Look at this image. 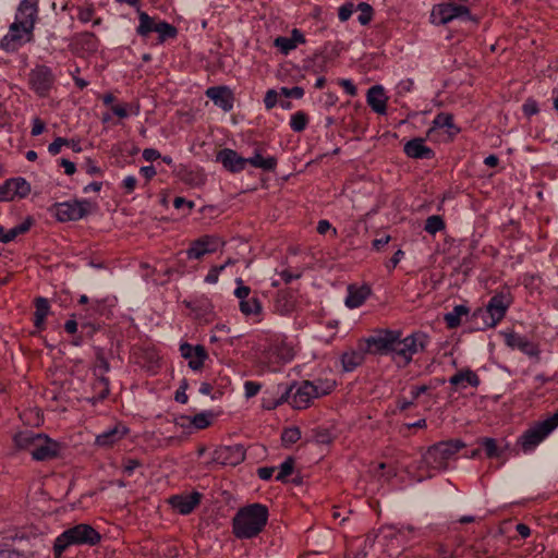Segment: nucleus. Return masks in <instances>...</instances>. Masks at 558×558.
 I'll return each instance as SVG.
<instances>
[{
  "instance_id": "obj_55",
  "label": "nucleus",
  "mask_w": 558,
  "mask_h": 558,
  "mask_svg": "<svg viewBox=\"0 0 558 558\" xmlns=\"http://www.w3.org/2000/svg\"><path fill=\"white\" fill-rule=\"evenodd\" d=\"M226 268V265L214 266L209 269L208 274L205 277V282L209 284H214L218 281L220 272Z\"/></svg>"
},
{
  "instance_id": "obj_5",
  "label": "nucleus",
  "mask_w": 558,
  "mask_h": 558,
  "mask_svg": "<svg viewBox=\"0 0 558 558\" xmlns=\"http://www.w3.org/2000/svg\"><path fill=\"white\" fill-rule=\"evenodd\" d=\"M401 336L402 332L396 330L391 353L401 360L402 366H407L411 363L414 354L425 350L428 339L423 332H415L405 338H401Z\"/></svg>"
},
{
  "instance_id": "obj_40",
  "label": "nucleus",
  "mask_w": 558,
  "mask_h": 558,
  "mask_svg": "<svg viewBox=\"0 0 558 558\" xmlns=\"http://www.w3.org/2000/svg\"><path fill=\"white\" fill-rule=\"evenodd\" d=\"M314 383V388L316 392L314 393L316 398H320L323 396H327L332 392L336 387V381L332 379H317Z\"/></svg>"
},
{
  "instance_id": "obj_13",
  "label": "nucleus",
  "mask_w": 558,
  "mask_h": 558,
  "mask_svg": "<svg viewBox=\"0 0 558 558\" xmlns=\"http://www.w3.org/2000/svg\"><path fill=\"white\" fill-rule=\"evenodd\" d=\"M468 16L470 17V10L465 5L454 4L451 2L441 3L432 12L434 23L447 24L456 17Z\"/></svg>"
},
{
  "instance_id": "obj_30",
  "label": "nucleus",
  "mask_w": 558,
  "mask_h": 558,
  "mask_svg": "<svg viewBox=\"0 0 558 558\" xmlns=\"http://www.w3.org/2000/svg\"><path fill=\"white\" fill-rule=\"evenodd\" d=\"M508 343L518 348L529 356H537L539 354L538 347L524 337L511 335L508 339Z\"/></svg>"
},
{
  "instance_id": "obj_11",
  "label": "nucleus",
  "mask_w": 558,
  "mask_h": 558,
  "mask_svg": "<svg viewBox=\"0 0 558 558\" xmlns=\"http://www.w3.org/2000/svg\"><path fill=\"white\" fill-rule=\"evenodd\" d=\"M31 193V184L24 178L8 179L0 185V202H12L16 197L24 198Z\"/></svg>"
},
{
  "instance_id": "obj_46",
  "label": "nucleus",
  "mask_w": 558,
  "mask_h": 558,
  "mask_svg": "<svg viewBox=\"0 0 558 558\" xmlns=\"http://www.w3.org/2000/svg\"><path fill=\"white\" fill-rule=\"evenodd\" d=\"M110 371V364L107 359L104 356L102 352H98L96 355V362L94 366V375L105 376L106 373Z\"/></svg>"
},
{
  "instance_id": "obj_9",
  "label": "nucleus",
  "mask_w": 558,
  "mask_h": 558,
  "mask_svg": "<svg viewBox=\"0 0 558 558\" xmlns=\"http://www.w3.org/2000/svg\"><path fill=\"white\" fill-rule=\"evenodd\" d=\"M407 532L412 533L414 529L412 526H407L400 530H396L393 527H384L380 531V537L386 542L385 551L388 556H398L407 542Z\"/></svg>"
},
{
  "instance_id": "obj_20",
  "label": "nucleus",
  "mask_w": 558,
  "mask_h": 558,
  "mask_svg": "<svg viewBox=\"0 0 558 558\" xmlns=\"http://www.w3.org/2000/svg\"><path fill=\"white\" fill-rule=\"evenodd\" d=\"M216 160L221 162L223 168L232 173L244 170L246 166V158L241 157L235 150L230 148L219 150Z\"/></svg>"
},
{
  "instance_id": "obj_27",
  "label": "nucleus",
  "mask_w": 558,
  "mask_h": 558,
  "mask_svg": "<svg viewBox=\"0 0 558 558\" xmlns=\"http://www.w3.org/2000/svg\"><path fill=\"white\" fill-rule=\"evenodd\" d=\"M40 436L41 434L34 433L33 430H23L15 434L13 440L19 449L27 450L32 454Z\"/></svg>"
},
{
  "instance_id": "obj_48",
  "label": "nucleus",
  "mask_w": 558,
  "mask_h": 558,
  "mask_svg": "<svg viewBox=\"0 0 558 558\" xmlns=\"http://www.w3.org/2000/svg\"><path fill=\"white\" fill-rule=\"evenodd\" d=\"M294 388H295V384H292L290 387H287L284 389L283 393L281 395V397L279 399H277L276 401H274L271 404L267 405L266 409L272 410L286 402L290 403V401L292 399V391L294 390Z\"/></svg>"
},
{
  "instance_id": "obj_49",
  "label": "nucleus",
  "mask_w": 558,
  "mask_h": 558,
  "mask_svg": "<svg viewBox=\"0 0 558 558\" xmlns=\"http://www.w3.org/2000/svg\"><path fill=\"white\" fill-rule=\"evenodd\" d=\"M235 283L238 284V287L234 290V295L240 300V302L246 301L251 293L250 287L243 284L242 278H236Z\"/></svg>"
},
{
  "instance_id": "obj_63",
  "label": "nucleus",
  "mask_w": 558,
  "mask_h": 558,
  "mask_svg": "<svg viewBox=\"0 0 558 558\" xmlns=\"http://www.w3.org/2000/svg\"><path fill=\"white\" fill-rule=\"evenodd\" d=\"M275 472L274 466H262L257 469V475L263 481H268L272 477V474Z\"/></svg>"
},
{
  "instance_id": "obj_14",
  "label": "nucleus",
  "mask_w": 558,
  "mask_h": 558,
  "mask_svg": "<svg viewBox=\"0 0 558 558\" xmlns=\"http://www.w3.org/2000/svg\"><path fill=\"white\" fill-rule=\"evenodd\" d=\"M396 330H379L375 336L367 338V351L375 354H388L392 352Z\"/></svg>"
},
{
  "instance_id": "obj_53",
  "label": "nucleus",
  "mask_w": 558,
  "mask_h": 558,
  "mask_svg": "<svg viewBox=\"0 0 558 558\" xmlns=\"http://www.w3.org/2000/svg\"><path fill=\"white\" fill-rule=\"evenodd\" d=\"M191 424H193V426L197 429H204L206 428L207 426H209L210 424V421H209V417L208 415H206L205 413H199V414H196L192 420H191Z\"/></svg>"
},
{
  "instance_id": "obj_29",
  "label": "nucleus",
  "mask_w": 558,
  "mask_h": 558,
  "mask_svg": "<svg viewBox=\"0 0 558 558\" xmlns=\"http://www.w3.org/2000/svg\"><path fill=\"white\" fill-rule=\"evenodd\" d=\"M364 360L365 353L363 351L350 350L342 353L341 365L344 372H352L362 365Z\"/></svg>"
},
{
  "instance_id": "obj_64",
  "label": "nucleus",
  "mask_w": 558,
  "mask_h": 558,
  "mask_svg": "<svg viewBox=\"0 0 558 558\" xmlns=\"http://www.w3.org/2000/svg\"><path fill=\"white\" fill-rule=\"evenodd\" d=\"M45 129H46L45 122L41 121L39 118H35L33 120V128H32L31 134L33 136H38L45 131Z\"/></svg>"
},
{
  "instance_id": "obj_37",
  "label": "nucleus",
  "mask_w": 558,
  "mask_h": 558,
  "mask_svg": "<svg viewBox=\"0 0 558 558\" xmlns=\"http://www.w3.org/2000/svg\"><path fill=\"white\" fill-rule=\"evenodd\" d=\"M262 308V303L257 298H251L240 302V311L246 316L258 315Z\"/></svg>"
},
{
  "instance_id": "obj_24",
  "label": "nucleus",
  "mask_w": 558,
  "mask_h": 558,
  "mask_svg": "<svg viewBox=\"0 0 558 558\" xmlns=\"http://www.w3.org/2000/svg\"><path fill=\"white\" fill-rule=\"evenodd\" d=\"M388 97L380 85H374L367 90L366 101L372 110L378 114H385L387 111Z\"/></svg>"
},
{
  "instance_id": "obj_16",
  "label": "nucleus",
  "mask_w": 558,
  "mask_h": 558,
  "mask_svg": "<svg viewBox=\"0 0 558 558\" xmlns=\"http://www.w3.org/2000/svg\"><path fill=\"white\" fill-rule=\"evenodd\" d=\"M61 446L58 441L41 434L35 447L32 458L36 461H47L59 456Z\"/></svg>"
},
{
  "instance_id": "obj_59",
  "label": "nucleus",
  "mask_w": 558,
  "mask_h": 558,
  "mask_svg": "<svg viewBox=\"0 0 558 558\" xmlns=\"http://www.w3.org/2000/svg\"><path fill=\"white\" fill-rule=\"evenodd\" d=\"M281 93L286 97H291V98L300 99L304 95V89L302 87H300V86H294L292 88L282 87L281 88Z\"/></svg>"
},
{
  "instance_id": "obj_43",
  "label": "nucleus",
  "mask_w": 558,
  "mask_h": 558,
  "mask_svg": "<svg viewBox=\"0 0 558 558\" xmlns=\"http://www.w3.org/2000/svg\"><path fill=\"white\" fill-rule=\"evenodd\" d=\"M301 438V430L296 426L287 427L281 434V441L284 447L295 444Z\"/></svg>"
},
{
  "instance_id": "obj_10",
  "label": "nucleus",
  "mask_w": 558,
  "mask_h": 558,
  "mask_svg": "<svg viewBox=\"0 0 558 558\" xmlns=\"http://www.w3.org/2000/svg\"><path fill=\"white\" fill-rule=\"evenodd\" d=\"M54 83L52 71L46 65H38L29 73L31 88L39 96L46 97Z\"/></svg>"
},
{
  "instance_id": "obj_2",
  "label": "nucleus",
  "mask_w": 558,
  "mask_h": 558,
  "mask_svg": "<svg viewBox=\"0 0 558 558\" xmlns=\"http://www.w3.org/2000/svg\"><path fill=\"white\" fill-rule=\"evenodd\" d=\"M268 518V507L263 504L241 507L232 518V533L239 539L254 538L264 531Z\"/></svg>"
},
{
  "instance_id": "obj_34",
  "label": "nucleus",
  "mask_w": 558,
  "mask_h": 558,
  "mask_svg": "<svg viewBox=\"0 0 558 558\" xmlns=\"http://www.w3.org/2000/svg\"><path fill=\"white\" fill-rule=\"evenodd\" d=\"M93 389L97 393L93 402L105 400L110 393V381L106 376L98 375L93 384Z\"/></svg>"
},
{
  "instance_id": "obj_51",
  "label": "nucleus",
  "mask_w": 558,
  "mask_h": 558,
  "mask_svg": "<svg viewBox=\"0 0 558 558\" xmlns=\"http://www.w3.org/2000/svg\"><path fill=\"white\" fill-rule=\"evenodd\" d=\"M70 141L68 138H64V137H57L51 144H49L48 146V151L52 155V156H56L58 155L60 151H61V148L63 146H69L70 145Z\"/></svg>"
},
{
  "instance_id": "obj_56",
  "label": "nucleus",
  "mask_w": 558,
  "mask_h": 558,
  "mask_svg": "<svg viewBox=\"0 0 558 558\" xmlns=\"http://www.w3.org/2000/svg\"><path fill=\"white\" fill-rule=\"evenodd\" d=\"M262 388V385L256 381H245L244 384V393L246 398H253L255 397Z\"/></svg>"
},
{
  "instance_id": "obj_39",
  "label": "nucleus",
  "mask_w": 558,
  "mask_h": 558,
  "mask_svg": "<svg viewBox=\"0 0 558 558\" xmlns=\"http://www.w3.org/2000/svg\"><path fill=\"white\" fill-rule=\"evenodd\" d=\"M478 442L484 448L487 458L492 459L501 457L502 450L498 448L496 439L485 437L480 439Z\"/></svg>"
},
{
  "instance_id": "obj_54",
  "label": "nucleus",
  "mask_w": 558,
  "mask_h": 558,
  "mask_svg": "<svg viewBox=\"0 0 558 558\" xmlns=\"http://www.w3.org/2000/svg\"><path fill=\"white\" fill-rule=\"evenodd\" d=\"M356 7L353 3H345L339 8L338 17L340 21H348L352 13L355 11Z\"/></svg>"
},
{
  "instance_id": "obj_22",
  "label": "nucleus",
  "mask_w": 558,
  "mask_h": 558,
  "mask_svg": "<svg viewBox=\"0 0 558 558\" xmlns=\"http://www.w3.org/2000/svg\"><path fill=\"white\" fill-rule=\"evenodd\" d=\"M129 434V428L122 424H117L113 427L105 430L96 436L95 445L101 448H111L117 442L122 440Z\"/></svg>"
},
{
  "instance_id": "obj_61",
  "label": "nucleus",
  "mask_w": 558,
  "mask_h": 558,
  "mask_svg": "<svg viewBox=\"0 0 558 558\" xmlns=\"http://www.w3.org/2000/svg\"><path fill=\"white\" fill-rule=\"evenodd\" d=\"M136 184L137 180L133 175H129L122 181V187L124 189V192L126 194L133 193L136 187Z\"/></svg>"
},
{
  "instance_id": "obj_57",
  "label": "nucleus",
  "mask_w": 558,
  "mask_h": 558,
  "mask_svg": "<svg viewBox=\"0 0 558 558\" xmlns=\"http://www.w3.org/2000/svg\"><path fill=\"white\" fill-rule=\"evenodd\" d=\"M436 388V385H421L413 386L411 389V397L413 400H417L422 395L427 393L429 390Z\"/></svg>"
},
{
  "instance_id": "obj_26",
  "label": "nucleus",
  "mask_w": 558,
  "mask_h": 558,
  "mask_svg": "<svg viewBox=\"0 0 558 558\" xmlns=\"http://www.w3.org/2000/svg\"><path fill=\"white\" fill-rule=\"evenodd\" d=\"M449 383L456 388H465L466 386L476 388L481 384V380L475 372L470 368H465L452 375L449 378Z\"/></svg>"
},
{
  "instance_id": "obj_15",
  "label": "nucleus",
  "mask_w": 558,
  "mask_h": 558,
  "mask_svg": "<svg viewBox=\"0 0 558 558\" xmlns=\"http://www.w3.org/2000/svg\"><path fill=\"white\" fill-rule=\"evenodd\" d=\"M315 392L313 381L304 380L299 385L295 384L290 404L296 410L306 409L311 405L312 400L316 398Z\"/></svg>"
},
{
  "instance_id": "obj_23",
  "label": "nucleus",
  "mask_w": 558,
  "mask_h": 558,
  "mask_svg": "<svg viewBox=\"0 0 558 558\" xmlns=\"http://www.w3.org/2000/svg\"><path fill=\"white\" fill-rule=\"evenodd\" d=\"M404 154L413 159H433L435 157L434 150L425 145V140L415 137L408 141L403 147Z\"/></svg>"
},
{
  "instance_id": "obj_19",
  "label": "nucleus",
  "mask_w": 558,
  "mask_h": 558,
  "mask_svg": "<svg viewBox=\"0 0 558 558\" xmlns=\"http://www.w3.org/2000/svg\"><path fill=\"white\" fill-rule=\"evenodd\" d=\"M206 96L214 101L216 106L223 111H230L233 108L234 96L227 86H213L207 88Z\"/></svg>"
},
{
  "instance_id": "obj_47",
  "label": "nucleus",
  "mask_w": 558,
  "mask_h": 558,
  "mask_svg": "<svg viewBox=\"0 0 558 558\" xmlns=\"http://www.w3.org/2000/svg\"><path fill=\"white\" fill-rule=\"evenodd\" d=\"M274 45L281 51V53H283L286 56L290 51L295 49V44H293V40L291 37L279 36L275 39Z\"/></svg>"
},
{
  "instance_id": "obj_41",
  "label": "nucleus",
  "mask_w": 558,
  "mask_h": 558,
  "mask_svg": "<svg viewBox=\"0 0 558 558\" xmlns=\"http://www.w3.org/2000/svg\"><path fill=\"white\" fill-rule=\"evenodd\" d=\"M446 228L444 219L438 215L429 216L425 221L424 230L429 234H436Z\"/></svg>"
},
{
  "instance_id": "obj_52",
  "label": "nucleus",
  "mask_w": 558,
  "mask_h": 558,
  "mask_svg": "<svg viewBox=\"0 0 558 558\" xmlns=\"http://www.w3.org/2000/svg\"><path fill=\"white\" fill-rule=\"evenodd\" d=\"M522 110H523V113L526 116V117H532L534 114H537L539 109H538V104L536 100L532 99V98H529L525 100V102L523 104L522 106Z\"/></svg>"
},
{
  "instance_id": "obj_4",
  "label": "nucleus",
  "mask_w": 558,
  "mask_h": 558,
  "mask_svg": "<svg viewBox=\"0 0 558 558\" xmlns=\"http://www.w3.org/2000/svg\"><path fill=\"white\" fill-rule=\"evenodd\" d=\"M101 534L92 525L80 523L63 531L54 541L53 555L60 558L70 546H96Z\"/></svg>"
},
{
  "instance_id": "obj_42",
  "label": "nucleus",
  "mask_w": 558,
  "mask_h": 558,
  "mask_svg": "<svg viewBox=\"0 0 558 558\" xmlns=\"http://www.w3.org/2000/svg\"><path fill=\"white\" fill-rule=\"evenodd\" d=\"M308 123V116L304 111H296L292 114L290 126L294 132H303Z\"/></svg>"
},
{
  "instance_id": "obj_32",
  "label": "nucleus",
  "mask_w": 558,
  "mask_h": 558,
  "mask_svg": "<svg viewBox=\"0 0 558 558\" xmlns=\"http://www.w3.org/2000/svg\"><path fill=\"white\" fill-rule=\"evenodd\" d=\"M470 312L469 307L465 305H457L453 310L447 314H445L444 320L447 324L448 328H457L461 324V317L468 315Z\"/></svg>"
},
{
  "instance_id": "obj_21",
  "label": "nucleus",
  "mask_w": 558,
  "mask_h": 558,
  "mask_svg": "<svg viewBox=\"0 0 558 558\" xmlns=\"http://www.w3.org/2000/svg\"><path fill=\"white\" fill-rule=\"evenodd\" d=\"M202 494L193 492L189 495H174L169 499L170 505L180 514H190L201 502Z\"/></svg>"
},
{
  "instance_id": "obj_7",
  "label": "nucleus",
  "mask_w": 558,
  "mask_h": 558,
  "mask_svg": "<svg viewBox=\"0 0 558 558\" xmlns=\"http://www.w3.org/2000/svg\"><path fill=\"white\" fill-rule=\"evenodd\" d=\"M464 447L465 444L459 439L439 441L427 449L424 460L433 469L445 470L448 461Z\"/></svg>"
},
{
  "instance_id": "obj_3",
  "label": "nucleus",
  "mask_w": 558,
  "mask_h": 558,
  "mask_svg": "<svg viewBox=\"0 0 558 558\" xmlns=\"http://www.w3.org/2000/svg\"><path fill=\"white\" fill-rule=\"evenodd\" d=\"M511 303L509 290H501L490 298L486 307L473 312L472 322L478 330L494 328L504 319Z\"/></svg>"
},
{
  "instance_id": "obj_17",
  "label": "nucleus",
  "mask_w": 558,
  "mask_h": 558,
  "mask_svg": "<svg viewBox=\"0 0 558 558\" xmlns=\"http://www.w3.org/2000/svg\"><path fill=\"white\" fill-rule=\"evenodd\" d=\"M180 352L183 359L189 360V367L193 371H201L208 357V353L202 344L192 345L184 342L180 345Z\"/></svg>"
},
{
  "instance_id": "obj_62",
  "label": "nucleus",
  "mask_w": 558,
  "mask_h": 558,
  "mask_svg": "<svg viewBox=\"0 0 558 558\" xmlns=\"http://www.w3.org/2000/svg\"><path fill=\"white\" fill-rule=\"evenodd\" d=\"M339 85L342 86L345 93L350 96H355L357 93L355 85L350 80L342 78L339 81Z\"/></svg>"
},
{
  "instance_id": "obj_6",
  "label": "nucleus",
  "mask_w": 558,
  "mask_h": 558,
  "mask_svg": "<svg viewBox=\"0 0 558 558\" xmlns=\"http://www.w3.org/2000/svg\"><path fill=\"white\" fill-rule=\"evenodd\" d=\"M558 427V410L544 421L535 423L518 439L524 452L534 450L551 432Z\"/></svg>"
},
{
  "instance_id": "obj_25",
  "label": "nucleus",
  "mask_w": 558,
  "mask_h": 558,
  "mask_svg": "<svg viewBox=\"0 0 558 558\" xmlns=\"http://www.w3.org/2000/svg\"><path fill=\"white\" fill-rule=\"evenodd\" d=\"M372 290L367 284H363L361 287L349 286L348 295L345 298V305L349 308L360 307L366 299L371 295Z\"/></svg>"
},
{
  "instance_id": "obj_35",
  "label": "nucleus",
  "mask_w": 558,
  "mask_h": 558,
  "mask_svg": "<svg viewBox=\"0 0 558 558\" xmlns=\"http://www.w3.org/2000/svg\"><path fill=\"white\" fill-rule=\"evenodd\" d=\"M140 24L136 28V33L142 37H147L150 33L155 32L157 23L155 19L150 17L146 12L141 11L138 13Z\"/></svg>"
},
{
  "instance_id": "obj_58",
  "label": "nucleus",
  "mask_w": 558,
  "mask_h": 558,
  "mask_svg": "<svg viewBox=\"0 0 558 558\" xmlns=\"http://www.w3.org/2000/svg\"><path fill=\"white\" fill-rule=\"evenodd\" d=\"M278 102V93L275 89L267 90L264 104L267 109H272Z\"/></svg>"
},
{
  "instance_id": "obj_28",
  "label": "nucleus",
  "mask_w": 558,
  "mask_h": 558,
  "mask_svg": "<svg viewBox=\"0 0 558 558\" xmlns=\"http://www.w3.org/2000/svg\"><path fill=\"white\" fill-rule=\"evenodd\" d=\"M34 325L38 330L45 329V319L50 312V305L46 298L38 296L35 299Z\"/></svg>"
},
{
  "instance_id": "obj_1",
  "label": "nucleus",
  "mask_w": 558,
  "mask_h": 558,
  "mask_svg": "<svg viewBox=\"0 0 558 558\" xmlns=\"http://www.w3.org/2000/svg\"><path fill=\"white\" fill-rule=\"evenodd\" d=\"M38 0H22L15 13V21L8 34L0 40V48L14 52L23 45L34 40V28L38 21Z\"/></svg>"
},
{
  "instance_id": "obj_8",
  "label": "nucleus",
  "mask_w": 558,
  "mask_h": 558,
  "mask_svg": "<svg viewBox=\"0 0 558 558\" xmlns=\"http://www.w3.org/2000/svg\"><path fill=\"white\" fill-rule=\"evenodd\" d=\"M56 217L61 222L75 221L84 218L90 211V202L73 201L56 204Z\"/></svg>"
},
{
  "instance_id": "obj_31",
  "label": "nucleus",
  "mask_w": 558,
  "mask_h": 558,
  "mask_svg": "<svg viewBox=\"0 0 558 558\" xmlns=\"http://www.w3.org/2000/svg\"><path fill=\"white\" fill-rule=\"evenodd\" d=\"M250 163L255 168H260L264 171H274L277 167V158L276 157H267L264 158L257 150L254 156L246 158V165Z\"/></svg>"
},
{
  "instance_id": "obj_45",
  "label": "nucleus",
  "mask_w": 558,
  "mask_h": 558,
  "mask_svg": "<svg viewBox=\"0 0 558 558\" xmlns=\"http://www.w3.org/2000/svg\"><path fill=\"white\" fill-rule=\"evenodd\" d=\"M294 459L292 457H288L279 468V472L276 476V481L278 482H287V477L293 473L294 470Z\"/></svg>"
},
{
  "instance_id": "obj_36",
  "label": "nucleus",
  "mask_w": 558,
  "mask_h": 558,
  "mask_svg": "<svg viewBox=\"0 0 558 558\" xmlns=\"http://www.w3.org/2000/svg\"><path fill=\"white\" fill-rule=\"evenodd\" d=\"M305 68L314 73H323L327 69V57L323 53H315L312 59L306 61Z\"/></svg>"
},
{
  "instance_id": "obj_38",
  "label": "nucleus",
  "mask_w": 558,
  "mask_h": 558,
  "mask_svg": "<svg viewBox=\"0 0 558 558\" xmlns=\"http://www.w3.org/2000/svg\"><path fill=\"white\" fill-rule=\"evenodd\" d=\"M155 33L159 35V40L161 43L168 38H174L178 35L177 28L173 25L167 23L166 21H159L157 23Z\"/></svg>"
},
{
  "instance_id": "obj_44",
  "label": "nucleus",
  "mask_w": 558,
  "mask_h": 558,
  "mask_svg": "<svg viewBox=\"0 0 558 558\" xmlns=\"http://www.w3.org/2000/svg\"><path fill=\"white\" fill-rule=\"evenodd\" d=\"M355 11H359L357 21L362 25H367L373 20L374 10L371 4L361 2L356 5Z\"/></svg>"
},
{
  "instance_id": "obj_33",
  "label": "nucleus",
  "mask_w": 558,
  "mask_h": 558,
  "mask_svg": "<svg viewBox=\"0 0 558 558\" xmlns=\"http://www.w3.org/2000/svg\"><path fill=\"white\" fill-rule=\"evenodd\" d=\"M434 128L437 129H447V132L450 135H454L459 133V129L453 123V116L446 112L438 113L434 121H433Z\"/></svg>"
},
{
  "instance_id": "obj_18",
  "label": "nucleus",
  "mask_w": 558,
  "mask_h": 558,
  "mask_svg": "<svg viewBox=\"0 0 558 558\" xmlns=\"http://www.w3.org/2000/svg\"><path fill=\"white\" fill-rule=\"evenodd\" d=\"M219 240L215 236L204 235L191 243L186 251V256L190 259H199L204 255L215 253L218 250Z\"/></svg>"
},
{
  "instance_id": "obj_50",
  "label": "nucleus",
  "mask_w": 558,
  "mask_h": 558,
  "mask_svg": "<svg viewBox=\"0 0 558 558\" xmlns=\"http://www.w3.org/2000/svg\"><path fill=\"white\" fill-rule=\"evenodd\" d=\"M142 465V461L134 458H125L122 461L123 472L126 473L128 475H131L134 472V470L141 468Z\"/></svg>"
},
{
  "instance_id": "obj_60",
  "label": "nucleus",
  "mask_w": 558,
  "mask_h": 558,
  "mask_svg": "<svg viewBox=\"0 0 558 558\" xmlns=\"http://www.w3.org/2000/svg\"><path fill=\"white\" fill-rule=\"evenodd\" d=\"M17 236L16 231L14 229L5 230L2 226H0V242L9 243L13 241Z\"/></svg>"
},
{
  "instance_id": "obj_12",
  "label": "nucleus",
  "mask_w": 558,
  "mask_h": 558,
  "mask_svg": "<svg viewBox=\"0 0 558 558\" xmlns=\"http://www.w3.org/2000/svg\"><path fill=\"white\" fill-rule=\"evenodd\" d=\"M246 450L243 445L221 446L214 451V461L221 465L235 466L245 459Z\"/></svg>"
}]
</instances>
